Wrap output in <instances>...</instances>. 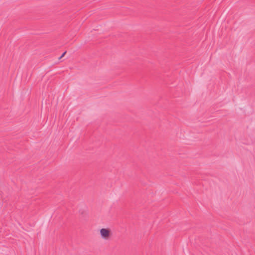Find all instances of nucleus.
<instances>
[{
    "label": "nucleus",
    "mask_w": 255,
    "mask_h": 255,
    "mask_svg": "<svg viewBox=\"0 0 255 255\" xmlns=\"http://www.w3.org/2000/svg\"><path fill=\"white\" fill-rule=\"evenodd\" d=\"M100 233L101 238L105 240H109L111 236V231L109 229L102 228L100 230Z\"/></svg>",
    "instance_id": "f257e3e1"
},
{
    "label": "nucleus",
    "mask_w": 255,
    "mask_h": 255,
    "mask_svg": "<svg viewBox=\"0 0 255 255\" xmlns=\"http://www.w3.org/2000/svg\"><path fill=\"white\" fill-rule=\"evenodd\" d=\"M66 51H65V52H64L62 55H61V56L59 58V59H61L62 57H63L65 55V54H66Z\"/></svg>",
    "instance_id": "f03ea898"
}]
</instances>
